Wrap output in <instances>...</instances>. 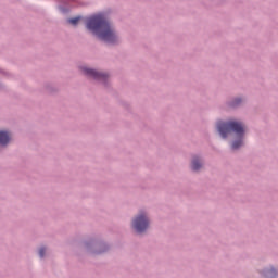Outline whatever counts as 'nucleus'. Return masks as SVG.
<instances>
[{"label": "nucleus", "mask_w": 278, "mask_h": 278, "mask_svg": "<svg viewBox=\"0 0 278 278\" xmlns=\"http://www.w3.org/2000/svg\"><path fill=\"white\" fill-rule=\"evenodd\" d=\"M87 29L92 31L94 36H98V38L104 42L114 43L117 40L114 28L108 18H105V15L101 13L92 15L87 20Z\"/></svg>", "instance_id": "1"}, {"label": "nucleus", "mask_w": 278, "mask_h": 278, "mask_svg": "<svg viewBox=\"0 0 278 278\" xmlns=\"http://www.w3.org/2000/svg\"><path fill=\"white\" fill-rule=\"evenodd\" d=\"M217 129L222 138H227L231 131L237 134V136H244V125L240 122L230 121V122H219L217 123Z\"/></svg>", "instance_id": "2"}, {"label": "nucleus", "mask_w": 278, "mask_h": 278, "mask_svg": "<svg viewBox=\"0 0 278 278\" xmlns=\"http://www.w3.org/2000/svg\"><path fill=\"white\" fill-rule=\"evenodd\" d=\"M132 227L137 233H143L149 228V219L146 214L138 215L132 222Z\"/></svg>", "instance_id": "3"}, {"label": "nucleus", "mask_w": 278, "mask_h": 278, "mask_svg": "<svg viewBox=\"0 0 278 278\" xmlns=\"http://www.w3.org/2000/svg\"><path fill=\"white\" fill-rule=\"evenodd\" d=\"M85 75H88V77H93V79H108V74L97 72L94 70H90L88 67L83 68Z\"/></svg>", "instance_id": "4"}, {"label": "nucleus", "mask_w": 278, "mask_h": 278, "mask_svg": "<svg viewBox=\"0 0 278 278\" xmlns=\"http://www.w3.org/2000/svg\"><path fill=\"white\" fill-rule=\"evenodd\" d=\"M11 138L12 137L10 136V132L0 131V144H2V147H5V144H8V142H10Z\"/></svg>", "instance_id": "5"}, {"label": "nucleus", "mask_w": 278, "mask_h": 278, "mask_svg": "<svg viewBox=\"0 0 278 278\" xmlns=\"http://www.w3.org/2000/svg\"><path fill=\"white\" fill-rule=\"evenodd\" d=\"M201 166H202L201 161L198 157H194L192 160V165H191L192 170H199Z\"/></svg>", "instance_id": "6"}, {"label": "nucleus", "mask_w": 278, "mask_h": 278, "mask_svg": "<svg viewBox=\"0 0 278 278\" xmlns=\"http://www.w3.org/2000/svg\"><path fill=\"white\" fill-rule=\"evenodd\" d=\"M81 18V16H78V17H74V18H70L67 21V23H70V25H77V23H79V20Z\"/></svg>", "instance_id": "7"}, {"label": "nucleus", "mask_w": 278, "mask_h": 278, "mask_svg": "<svg viewBox=\"0 0 278 278\" xmlns=\"http://www.w3.org/2000/svg\"><path fill=\"white\" fill-rule=\"evenodd\" d=\"M231 147L232 149H240L242 147V140L233 141Z\"/></svg>", "instance_id": "8"}, {"label": "nucleus", "mask_w": 278, "mask_h": 278, "mask_svg": "<svg viewBox=\"0 0 278 278\" xmlns=\"http://www.w3.org/2000/svg\"><path fill=\"white\" fill-rule=\"evenodd\" d=\"M47 250L45 249V248H40V250H39V256L40 257H45V252H46Z\"/></svg>", "instance_id": "9"}, {"label": "nucleus", "mask_w": 278, "mask_h": 278, "mask_svg": "<svg viewBox=\"0 0 278 278\" xmlns=\"http://www.w3.org/2000/svg\"><path fill=\"white\" fill-rule=\"evenodd\" d=\"M240 101H242V100H240V99H237V102H236V104L240 103Z\"/></svg>", "instance_id": "10"}, {"label": "nucleus", "mask_w": 278, "mask_h": 278, "mask_svg": "<svg viewBox=\"0 0 278 278\" xmlns=\"http://www.w3.org/2000/svg\"><path fill=\"white\" fill-rule=\"evenodd\" d=\"M271 273H275V269H271Z\"/></svg>", "instance_id": "11"}]
</instances>
